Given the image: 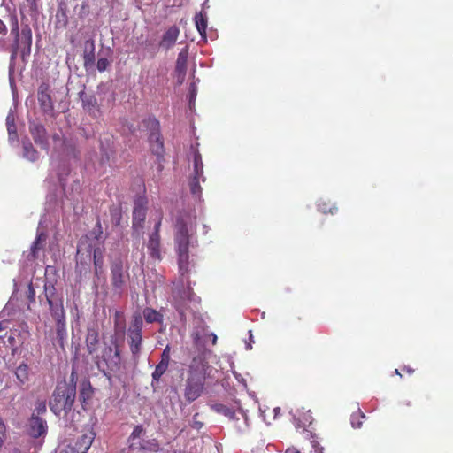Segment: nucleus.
Masks as SVG:
<instances>
[{"instance_id": "f257e3e1", "label": "nucleus", "mask_w": 453, "mask_h": 453, "mask_svg": "<svg viewBox=\"0 0 453 453\" xmlns=\"http://www.w3.org/2000/svg\"><path fill=\"white\" fill-rule=\"evenodd\" d=\"M209 369V362L203 354L192 358L184 382V398L187 402L192 403L202 395Z\"/></svg>"}, {"instance_id": "f03ea898", "label": "nucleus", "mask_w": 453, "mask_h": 453, "mask_svg": "<svg viewBox=\"0 0 453 453\" xmlns=\"http://www.w3.org/2000/svg\"><path fill=\"white\" fill-rule=\"evenodd\" d=\"M77 372L73 371L70 374L69 381L60 382L57 385L50 401V409L57 415L63 411L69 412L73 408V403L76 397Z\"/></svg>"}, {"instance_id": "7ed1b4c3", "label": "nucleus", "mask_w": 453, "mask_h": 453, "mask_svg": "<svg viewBox=\"0 0 453 453\" xmlns=\"http://www.w3.org/2000/svg\"><path fill=\"white\" fill-rule=\"evenodd\" d=\"M189 229L183 219H178L175 225V250L178 255L179 271L182 276L188 273L189 266Z\"/></svg>"}, {"instance_id": "20e7f679", "label": "nucleus", "mask_w": 453, "mask_h": 453, "mask_svg": "<svg viewBox=\"0 0 453 453\" xmlns=\"http://www.w3.org/2000/svg\"><path fill=\"white\" fill-rule=\"evenodd\" d=\"M94 361L99 369L106 367L111 372L119 370L121 357L117 336L112 335L109 342H104L103 348L95 355Z\"/></svg>"}, {"instance_id": "39448f33", "label": "nucleus", "mask_w": 453, "mask_h": 453, "mask_svg": "<svg viewBox=\"0 0 453 453\" xmlns=\"http://www.w3.org/2000/svg\"><path fill=\"white\" fill-rule=\"evenodd\" d=\"M148 127L150 129L148 137L150 149L157 160L161 161L164 158L165 150L158 120L157 119H150L148 120Z\"/></svg>"}, {"instance_id": "423d86ee", "label": "nucleus", "mask_w": 453, "mask_h": 453, "mask_svg": "<svg viewBox=\"0 0 453 453\" xmlns=\"http://www.w3.org/2000/svg\"><path fill=\"white\" fill-rule=\"evenodd\" d=\"M111 271V283L113 289L119 293L122 292L126 284L130 279V273L128 268H124V264L121 258L113 260L110 266Z\"/></svg>"}, {"instance_id": "0eeeda50", "label": "nucleus", "mask_w": 453, "mask_h": 453, "mask_svg": "<svg viewBox=\"0 0 453 453\" xmlns=\"http://www.w3.org/2000/svg\"><path fill=\"white\" fill-rule=\"evenodd\" d=\"M143 327V321L140 315L134 316L128 327V342L129 349L134 357H139V353L142 349V330Z\"/></svg>"}, {"instance_id": "6e6552de", "label": "nucleus", "mask_w": 453, "mask_h": 453, "mask_svg": "<svg viewBox=\"0 0 453 453\" xmlns=\"http://www.w3.org/2000/svg\"><path fill=\"white\" fill-rule=\"evenodd\" d=\"M196 301V297L189 282L187 287L177 288L173 290V302H175V308L180 312L181 319H185V310L188 308L189 303Z\"/></svg>"}, {"instance_id": "1a4fd4ad", "label": "nucleus", "mask_w": 453, "mask_h": 453, "mask_svg": "<svg viewBox=\"0 0 453 453\" xmlns=\"http://www.w3.org/2000/svg\"><path fill=\"white\" fill-rule=\"evenodd\" d=\"M46 301L48 303L52 318L55 320L65 319V307L62 297L56 293L55 287H45Z\"/></svg>"}, {"instance_id": "9d476101", "label": "nucleus", "mask_w": 453, "mask_h": 453, "mask_svg": "<svg viewBox=\"0 0 453 453\" xmlns=\"http://www.w3.org/2000/svg\"><path fill=\"white\" fill-rule=\"evenodd\" d=\"M37 100L41 109L46 114H51L54 111V103L51 90L47 81H42L37 88Z\"/></svg>"}, {"instance_id": "9b49d317", "label": "nucleus", "mask_w": 453, "mask_h": 453, "mask_svg": "<svg viewBox=\"0 0 453 453\" xmlns=\"http://www.w3.org/2000/svg\"><path fill=\"white\" fill-rule=\"evenodd\" d=\"M12 372L15 377L14 382L16 386L22 390L27 389L33 377V372L28 364L21 362L20 365L13 369Z\"/></svg>"}, {"instance_id": "f8f14e48", "label": "nucleus", "mask_w": 453, "mask_h": 453, "mask_svg": "<svg viewBox=\"0 0 453 453\" xmlns=\"http://www.w3.org/2000/svg\"><path fill=\"white\" fill-rule=\"evenodd\" d=\"M171 362V347L166 345L161 353L160 360L152 372V380L158 382L167 371Z\"/></svg>"}, {"instance_id": "ddd939ff", "label": "nucleus", "mask_w": 453, "mask_h": 453, "mask_svg": "<svg viewBox=\"0 0 453 453\" xmlns=\"http://www.w3.org/2000/svg\"><path fill=\"white\" fill-rule=\"evenodd\" d=\"M147 201L143 198H138L134 203L133 210V226L142 227L147 216Z\"/></svg>"}, {"instance_id": "4468645a", "label": "nucleus", "mask_w": 453, "mask_h": 453, "mask_svg": "<svg viewBox=\"0 0 453 453\" xmlns=\"http://www.w3.org/2000/svg\"><path fill=\"white\" fill-rule=\"evenodd\" d=\"M99 343V330L96 327H88L87 329L85 345L88 354H90L93 358L96 354L98 353Z\"/></svg>"}, {"instance_id": "2eb2a0df", "label": "nucleus", "mask_w": 453, "mask_h": 453, "mask_svg": "<svg viewBox=\"0 0 453 453\" xmlns=\"http://www.w3.org/2000/svg\"><path fill=\"white\" fill-rule=\"evenodd\" d=\"M27 432L33 438H38L47 432V423L42 418L35 416V413L28 420Z\"/></svg>"}, {"instance_id": "dca6fc26", "label": "nucleus", "mask_w": 453, "mask_h": 453, "mask_svg": "<svg viewBox=\"0 0 453 453\" xmlns=\"http://www.w3.org/2000/svg\"><path fill=\"white\" fill-rule=\"evenodd\" d=\"M179 35L180 28L177 26L173 25L168 27L159 41L158 46L164 50L173 48L176 44Z\"/></svg>"}, {"instance_id": "f3484780", "label": "nucleus", "mask_w": 453, "mask_h": 453, "mask_svg": "<svg viewBox=\"0 0 453 453\" xmlns=\"http://www.w3.org/2000/svg\"><path fill=\"white\" fill-rule=\"evenodd\" d=\"M95 439V433L88 431L84 433L74 443L73 447V453H87L91 448L92 442Z\"/></svg>"}, {"instance_id": "a211bd4d", "label": "nucleus", "mask_w": 453, "mask_h": 453, "mask_svg": "<svg viewBox=\"0 0 453 453\" xmlns=\"http://www.w3.org/2000/svg\"><path fill=\"white\" fill-rule=\"evenodd\" d=\"M31 46L32 30L27 25H26L21 28L19 44V48L21 49V55L23 58L30 54Z\"/></svg>"}, {"instance_id": "6ab92c4d", "label": "nucleus", "mask_w": 453, "mask_h": 453, "mask_svg": "<svg viewBox=\"0 0 453 453\" xmlns=\"http://www.w3.org/2000/svg\"><path fill=\"white\" fill-rule=\"evenodd\" d=\"M30 134L37 145L47 149L48 137L47 129L42 125L34 124L29 127Z\"/></svg>"}, {"instance_id": "aec40b11", "label": "nucleus", "mask_w": 453, "mask_h": 453, "mask_svg": "<svg viewBox=\"0 0 453 453\" xmlns=\"http://www.w3.org/2000/svg\"><path fill=\"white\" fill-rule=\"evenodd\" d=\"M47 243V235L45 232H39L35 240L33 242L30 251L27 257L29 260H35L38 258V254L45 249Z\"/></svg>"}, {"instance_id": "412c9836", "label": "nucleus", "mask_w": 453, "mask_h": 453, "mask_svg": "<svg viewBox=\"0 0 453 453\" xmlns=\"http://www.w3.org/2000/svg\"><path fill=\"white\" fill-rule=\"evenodd\" d=\"M314 418L311 410H305L304 408L298 409L294 414V422L296 427L304 429L311 426Z\"/></svg>"}, {"instance_id": "4be33fe9", "label": "nucleus", "mask_w": 453, "mask_h": 453, "mask_svg": "<svg viewBox=\"0 0 453 453\" xmlns=\"http://www.w3.org/2000/svg\"><path fill=\"white\" fill-rule=\"evenodd\" d=\"M95 64V42L93 39H88L84 42L83 50V65L86 70H89Z\"/></svg>"}, {"instance_id": "5701e85b", "label": "nucleus", "mask_w": 453, "mask_h": 453, "mask_svg": "<svg viewBox=\"0 0 453 453\" xmlns=\"http://www.w3.org/2000/svg\"><path fill=\"white\" fill-rule=\"evenodd\" d=\"M102 238H103L102 223H101L100 219H97L93 229L90 230L88 233V234L85 235L84 238H82L80 241L79 247H78V253H80L81 251V250L83 249L85 240L86 241L89 240V241H91L92 243H94L93 242H97L99 243V242L102 240Z\"/></svg>"}, {"instance_id": "b1692460", "label": "nucleus", "mask_w": 453, "mask_h": 453, "mask_svg": "<svg viewBox=\"0 0 453 453\" xmlns=\"http://www.w3.org/2000/svg\"><path fill=\"white\" fill-rule=\"evenodd\" d=\"M188 50L187 48H184L180 51L176 59L175 72L180 82H182L185 79L188 64Z\"/></svg>"}, {"instance_id": "393cba45", "label": "nucleus", "mask_w": 453, "mask_h": 453, "mask_svg": "<svg viewBox=\"0 0 453 453\" xmlns=\"http://www.w3.org/2000/svg\"><path fill=\"white\" fill-rule=\"evenodd\" d=\"M94 389L92 384L88 380H83L81 383L79 400L81 401L83 409L86 404L93 398Z\"/></svg>"}, {"instance_id": "a878e982", "label": "nucleus", "mask_w": 453, "mask_h": 453, "mask_svg": "<svg viewBox=\"0 0 453 453\" xmlns=\"http://www.w3.org/2000/svg\"><path fill=\"white\" fill-rule=\"evenodd\" d=\"M79 96L82 101L83 109L88 111L90 115H95L98 111L96 98L93 95H87L84 90L79 93Z\"/></svg>"}, {"instance_id": "bb28decb", "label": "nucleus", "mask_w": 453, "mask_h": 453, "mask_svg": "<svg viewBox=\"0 0 453 453\" xmlns=\"http://www.w3.org/2000/svg\"><path fill=\"white\" fill-rule=\"evenodd\" d=\"M160 247L161 242L159 234H152L147 242V249L149 250L150 256L152 258L161 259Z\"/></svg>"}, {"instance_id": "cd10ccee", "label": "nucleus", "mask_w": 453, "mask_h": 453, "mask_svg": "<svg viewBox=\"0 0 453 453\" xmlns=\"http://www.w3.org/2000/svg\"><path fill=\"white\" fill-rule=\"evenodd\" d=\"M88 251L89 253L92 252L93 264L95 271L97 273L98 271L101 270L104 263L103 250L99 245L93 244V242H90L88 245Z\"/></svg>"}, {"instance_id": "c85d7f7f", "label": "nucleus", "mask_w": 453, "mask_h": 453, "mask_svg": "<svg viewBox=\"0 0 453 453\" xmlns=\"http://www.w3.org/2000/svg\"><path fill=\"white\" fill-rule=\"evenodd\" d=\"M211 410L214 411L217 413L223 414L225 417L228 418L232 421H239L240 418L237 417L236 411L226 406L221 403H215L211 404Z\"/></svg>"}, {"instance_id": "c756f323", "label": "nucleus", "mask_w": 453, "mask_h": 453, "mask_svg": "<svg viewBox=\"0 0 453 453\" xmlns=\"http://www.w3.org/2000/svg\"><path fill=\"white\" fill-rule=\"evenodd\" d=\"M132 449L157 452L159 450V443L156 439L142 440L138 441V442H134L132 444Z\"/></svg>"}, {"instance_id": "7c9ffc66", "label": "nucleus", "mask_w": 453, "mask_h": 453, "mask_svg": "<svg viewBox=\"0 0 453 453\" xmlns=\"http://www.w3.org/2000/svg\"><path fill=\"white\" fill-rule=\"evenodd\" d=\"M200 180L202 181L205 180L204 177L194 176L192 175L189 180V188L191 194L195 198L200 199L202 196L203 188L200 185Z\"/></svg>"}, {"instance_id": "2f4dec72", "label": "nucleus", "mask_w": 453, "mask_h": 453, "mask_svg": "<svg viewBox=\"0 0 453 453\" xmlns=\"http://www.w3.org/2000/svg\"><path fill=\"white\" fill-rule=\"evenodd\" d=\"M195 25L198 33L202 36L203 40H206V28H207V17L203 12H199L196 14L195 18Z\"/></svg>"}, {"instance_id": "473e14b6", "label": "nucleus", "mask_w": 453, "mask_h": 453, "mask_svg": "<svg viewBox=\"0 0 453 453\" xmlns=\"http://www.w3.org/2000/svg\"><path fill=\"white\" fill-rule=\"evenodd\" d=\"M56 322V336L59 345L64 348L65 341L67 336L65 319L55 320Z\"/></svg>"}, {"instance_id": "72a5a7b5", "label": "nucleus", "mask_w": 453, "mask_h": 453, "mask_svg": "<svg viewBox=\"0 0 453 453\" xmlns=\"http://www.w3.org/2000/svg\"><path fill=\"white\" fill-rule=\"evenodd\" d=\"M143 317L148 323H162L164 320V316L160 311H157V310L150 307H147L143 310Z\"/></svg>"}, {"instance_id": "f704fd0d", "label": "nucleus", "mask_w": 453, "mask_h": 453, "mask_svg": "<svg viewBox=\"0 0 453 453\" xmlns=\"http://www.w3.org/2000/svg\"><path fill=\"white\" fill-rule=\"evenodd\" d=\"M203 157L199 151H195L193 156V174L194 176H203Z\"/></svg>"}, {"instance_id": "c9c22d12", "label": "nucleus", "mask_w": 453, "mask_h": 453, "mask_svg": "<svg viewBox=\"0 0 453 453\" xmlns=\"http://www.w3.org/2000/svg\"><path fill=\"white\" fill-rule=\"evenodd\" d=\"M24 157L31 161H35L38 157V151L33 147L30 142H23Z\"/></svg>"}, {"instance_id": "e433bc0d", "label": "nucleus", "mask_w": 453, "mask_h": 453, "mask_svg": "<svg viewBox=\"0 0 453 453\" xmlns=\"http://www.w3.org/2000/svg\"><path fill=\"white\" fill-rule=\"evenodd\" d=\"M145 433L144 428L142 426H136L132 433L130 434L128 441H129V448L132 449V444L134 442H138L140 441L139 439L142 437V435Z\"/></svg>"}, {"instance_id": "4c0bfd02", "label": "nucleus", "mask_w": 453, "mask_h": 453, "mask_svg": "<svg viewBox=\"0 0 453 453\" xmlns=\"http://www.w3.org/2000/svg\"><path fill=\"white\" fill-rule=\"evenodd\" d=\"M365 418V413L360 410L353 412L350 417L351 426L353 428H360L362 426V420Z\"/></svg>"}, {"instance_id": "58836bf2", "label": "nucleus", "mask_w": 453, "mask_h": 453, "mask_svg": "<svg viewBox=\"0 0 453 453\" xmlns=\"http://www.w3.org/2000/svg\"><path fill=\"white\" fill-rule=\"evenodd\" d=\"M6 126L9 133V136L12 138H15L18 136L17 127L14 123V118L9 115L6 119Z\"/></svg>"}, {"instance_id": "ea45409f", "label": "nucleus", "mask_w": 453, "mask_h": 453, "mask_svg": "<svg viewBox=\"0 0 453 453\" xmlns=\"http://www.w3.org/2000/svg\"><path fill=\"white\" fill-rule=\"evenodd\" d=\"M11 35H13V50H12V57L17 55L18 50H19V37L20 33L19 28H11Z\"/></svg>"}, {"instance_id": "a19ab883", "label": "nucleus", "mask_w": 453, "mask_h": 453, "mask_svg": "<svg viewBox=\"0 0 453 453\" xmlns=\"http://www.w3.org/2000/svg\"><path fill=\"white\" fill-rule=\"evenodd\" d=\"M239 413L242 416L243 421H242V426L237 425V423H236L235 424V428L239 432H242V431H244L245 429H247L249 427V419H248L247 414L243 411H240Z\"/></svg>"}, {"instance_id": "79ce46f5", "label": "nucleus", "mask_w": 453, "mask_h": 453, "mask_svg": "<svg viewBox=\"0 0 453 453\" xmlns=\"http://www.w3.org/2000/svg\"><path fill=\"white\" fill-rule=\"evenodd\" d=\"M110 66L109 59L106 58H100L97 60L96 67L100 72L105 71Z\"/></svg>"}, {"instance_id": "37998d69", "label": "nucleus", "mask_w": 453, "mask_h": 453, "mask_svg": "<svg viewBox=\"0 0 453 453\" xmlns=\"http://www.w3.org/2000/svg\"><path fill=\"white\" fill-rule=\"evenodd\" d=\"M5 432H6L5 425L0 417V449L2 448V445H3L4 438H5Z\"/></svg>"}, {"instance_id": "c03bdc74", "label": "nucleus", "mask_w": 453, "mask_h": 453, "mask_svg": "<svg viewBox=\"0 0 453 453\" xmlns=\"http://www.w3.org/2000/svg\"><path fill=\"white\" fill-rule=\"evenodd\" d=\"M121 326L124 327V320H123V315L121 311H115V326Z\"/></svg>"}, {"instance_id": "a18cd8bd", "label": "nucleus", "mask_w": 453, "mask_h": 453, "mask_svg": "<svg viewBox=\"0 0 453 453\" xmlns=\"http://www.w3.org/2000/svg\"><path fill=\"white\" fill-rule=\"evenodd\" d=\"M36 415L37 417L40 416V414H43L47 411V405L45 402H39L37 403V406L35 408Z\"/></svg>"}, {"instance_id": "49530a36", "label": "nucleus", "mask_w": 453, "mask_h": 453, "mask_svg": "<svg viewBox=\"0 0 453 453\" xmlns=\"http://www.w3.org/2000/svg\"><path fill=\"white\" fill-rule=\"evenodd\" d=\"M199 417V413H195L194 416H193V424H192V427L195 428V429H201L202 426H203V422L197 420V418Z\"/></svg>"}, {"instance_id": "de8ad7c7", "label": "nucleus", "mask_w": 453, "mask_h": 453, "mask_svg": "<svg viewBox=\"0 0 453 453\" xmlns=\"http://www.w3.org/2000/svg\"><path fill=\"white\" fill-rule=\"evenodd\" d=\"M319 208L320 211H322L323 212H331V213H334V211H337V208L336 207H330L327 209L326 207V204L325 203H320L319 204Z\"/></svg>"}, {"instance_id": "09e8293b", "label": "nucleus", "mask_w": 453, "mask_h": 453, "mask_svg": "<svg viewBox=\"0 0 453 453\" xmlns=\"http://www.w3.org/2000/svg\"><path fill=\"white\" fill-rule=\"evenodd\" d=\"M10 27L11 28H19V19L17 16L10 17Z\"/></svg>"}, {"instance_id": "8fccbe9b", "label": "nucleus", "mask_w": 453, "mask_h": 453, "mask_svg": "<svg viewBox=\"0 0 453 453\" xmlns=\"http://www.w3.org/2000/svg\"><path fill=\"white\" fill-rule=\"evenodd\" d=\"M0 34L6 35L7 34V27L3 20L0 19Z\"/></svg>"}, {"instance_id": "3c124183", "label": "nucleus", "mask_w": 453, "mask_h": 453, "mask_svg": "<svg viewBox=\"0 0 453 453\" xmlns=\"http://www.w3.org/2000/svg\"><path fill=\"white\" fill-rule=\"evenodd\" d=\"M285 453H302V452L295 448H288L285 450Z\"/></svg>"}, {"instance_id": "603ef678", "label": "nucleus", "mask_w": 453, "mask_h": 453, "mask_svg": "<svg viewBox=\"0 0 453 453\" xmlns=\"http://www.w3.org/2000/svg\"><path fill=\"white\" fill-rule=\"evenodd\" d=\"M402 370L409 374L411 373H413L414 372V369L411 368V367H407V366H403L402 368Z\"/></svg>"}, {"instance_id": "864d4df0", "label": "nucleus", "mask_w": 453, "mask_h": 453, "mask_svg": "<svg viewBox=\"0 0 453 453\" xmlns=\"http://www.w3.org/2000/svg\"><path fill=\"white\" fill-rule=\"evenodd\" d=\"M161 226V220L159 219L158 222L155 226V231L153 233H157L159 234V228Z\"/></svg>"}, {"instance_id": "5fc2aeb1", "label": "nucleus", "mask_w": 453, "mask_h": 453, "mask_svg": "<svg viewBox=\"0 0 453 453\" xmlns=\"http://www.w3.org/2000/svg\"><path fill=\"white\" fill-rule=\"evenodd\" d=\"M5 323V321H0V332L7 327L6 326H4Z\"/></svg>"}, {"instance_id": "6e6d98bb", "label": "nucleus", "mask_w": 453, "mask_h": 453, "mask_svg": "<svg viewBox=\"0 0 453 453\" xmlns=\"http://www.w3.org/2000/svg\"><path fill=\"white\" fill-rule=\"evenodd\" d=\"M28 4L31 6L36 5V0H26Z\"/></svg>"}, {"instance_id": "4d7b16f0", "label": "nucleus", "mask_w": 453, "mask_h": 453, "mask_svg": "<svg viewBox=\"0 0 453 453\" xmlns=\"http://www.w3.org/2000/svg\"><path fill=\"white\" fill-rule=\"evenodd\" d=\"M63 17H64V25L65 26L66 22H67V17L65 12H63Z\"/></svg>"}, {"instance_id": "13d9d810", "label": "nucleus", "mask_w": 453, "mask_h": 453, "mask_svg": "<svg viewBox=\"0 0 453 453\" xmlns=\"http://www.w3.org/2000/svg\"><path fill=\"white\" fill-rule=\"evenodd\" d=\"M317 453H323V448L316 449Z\"/></svg>"}, {"instance_id": "bf43d9fd", "label": "nucleus", "mask_w": 453, "mask_h": 453, "mask_svg": "<svg viewBox=\"0 0 453 453\" xmlns=\"http://www.w3.org/2000/svg\"><path fill=\"white\" fill-rule=\"evenodd\" d=\"M395 373H397L399 376H402V375L400 374V372H399L398 369H395Z\"/></svg>"}, {"instance_id": "052dcab7", "label": "nucleus", "mask_w": 453, "mask_h": 453, "mask_svg": "<svg viewBox=\"0 0 453 453\" xmlns=\"http://www.w3.org/2000/svg\"><path fill=\"white\" fill-rule=\"evenodd\" d=\"M216 340H217V336H215V335H214V336H213V342H216Z\"/></svg>"}, {"instance_id": "680f3d73", "label": "nucleus", "mask_w": 453, "mask_h": 453, "mask_svg": "<svg viewBox=\"0 0 453 453\" xmlns=\"http://www.w3.org/2000/svg\"><path fill=\"white\" fill-rule=\"evenodd\" d=\"M13 338L12 337H9V342H11L12 341Z\"/></svg>"}]
</instances>
